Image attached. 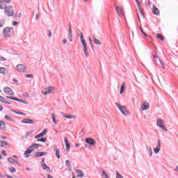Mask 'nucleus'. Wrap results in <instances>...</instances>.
Segmentation results:
<instances>
[{
	"label": "nucleus",
	"instance_id": "obj_35",
	"mask_svg": "<svg viewBox=\"0 0 178 178\" xmlns=\"http://www.w3.org/2000/svg\"><path fill=\"white\" fill-rule=\"evenodd\" d=\"M38 143H47V138H41L40 139L37 140Z\"/></svg>",
	"mask_w": 178,
	"mask_h": 178
},
{
	"label": "nucleus",
	"instance_id": "obj_13",
	"mask_svg": "<svg viewBox=\"0 0 178 178\" xmlns=\"http://www.w3.org/2000/svg\"><path fill=\"white\" fill-rule=\"evenodd\" d=\"M64 142L65 144L66 150L67 152H69V151H70V143H69V140H67V138H64Z\"/></svg>",
	"mask_w": 178,
	"mask_h": 178
},
{
	"label": "nucleus",
	"instance_id": "obj_56",
	"mask_svg": "<svg viewBox=\"0 0 178 178\" xmlns=\"http://www.w3.org/2000/svg\"><path fill=\"white\" fill-rule=\"evenodd\" d=\"M24 97H25V98H29V93L28 92L24 93Z\"/></svg>",
	"mask_w": 178,
	"mask_h": 178
},
{
	"label": "nucleus",
	"instance_id": "obj_58",
	"mask_svg": "<svg viewBox=\"0 0 178 178\" xmlns=\"http://www.w3.org/2000/svg\"><path fill=\"white\" fill-rule=\"evenodd\" d=\"M13 26H17L18 22L15 21V22H13Z\"/></svg>",
	"mask_w": 178,
	"mask_h": 178
},
{
	"label": "nucleus",
	"instance_id": "obj_23",
	"mask_svg": "<svg viewBox=\"0 0 178 178\" xmlns=\"http://www.w3.org/2000/svg\"><path fill=\"white\" fill-rule=\"evenodd\" d=\"M156 122L158 127H161V126L163 125V120H162L161 118L157 119Z\"/></svg>",
	"mask_w": 178,
	"mask_h": 178
},
{
	"label": "nucleus",
	"instance_id": "obj_52",
	"mask_svg": "<svg viewBox=\"0 0 178 178\" xmlns=\"http://www.w3.org/2000/svg\"><path fill=\"white\" fill-rule=\"evenodd\" d=\"M159 62L161 65L162 69H165V65H163V62H162V60L159 59Z\"/></svg>",
	"mask_w": 178,
	"mask_h": 178
},
{
	"label": "nucleus",
	"instance_id": "obj_12",
	"mask_svg": "<svg viewBox=\"0 0 178 178\" xmlns=\"http://www.w3.org/2000/svg\"><path fill=\"white\" fill-rule=\"evenodd\" d=\"M47 154H48L47 152H37L35 153V158H41L44 155H47Z\"/></svg>",
	"mask_w": 178,
	"mask_h": 178
},
{
	"label": "nucleus",
	"instance_id": "obj_46",
	"mask_svg": "<svg viewBox=\"0 0 178 178\" xmlns=\"http://www.w3.org/2000/svg\"><path fill=\"white\" fill-rule=\"evenodd\" d=\"M15 113H17V115H22V116H26V113H24L23 112L17 111V112H15Z\"/></svg>",
	"mask_w": 178,
	"mask_h": 178
},
{
	"label": "nucleus",
	"instance_id": "obj_10",
	"mask_svg": "<svg viewBox=\"0 0 178 178\" xmlns=\"http://www.w3.org/2000/svg\"><path fill=\"white\" fill-rule=\"evenodd\" d=\"M47 133H48V129H44L41 133L36 135L35 136V138H36V139L41 138V137H44V136H45V134H47Z\"/></svg>",
	"mask_w": 178,
	"mask_h": 178
},
{
	"label": "nucleus",
	"instance_id": "obj_39",
	"mask_svg": "<svg viewBox=\"0 0 178 178\" xmlns=\"http://www.w3.org/2000/svg\"><path fill=\"white\" fill-rule=\"evenodd\" d=\"M25 77H26L27 79H33L34 77V75H33L31 74H26L25 75Z\"/></svg>",
	"mask_w": 178,
	"mask_h": 178
},
{
	"label": "nucleus",
	"instance_id": "obj_54",
	"mask_svg": "<svg viewBox=\"0 0 178 178\" xmlns=\"http://www.w3.org/2000/svg\"><path fill=\"white\" fill-rule=\"evenodd\" d=\"M1 154L3 156H6L8 154H6V151L5 150H2L1 151Z\"/></svg>",
	"mask_w": 178,
	"mask_h": 178
},
{
	"label": "nucleus",
	"instance_id": "obj_9",
	"mask_svg": "<svg viewBox=\"0 0 178 178\" xmlns=\"http://www.w3.org/2000/svg\"><path fill=\"white\" fill-rule=\"evenodd\" d=\"M17 69L19 72H24L27 70V67L23 64H19L17 65Z\"/></svg>",
	"mask_w": 178,
	"mask_h": 178
},
{
	"label": "nucleus",
	"instance_id": "obj_64",
	"mask_svg": "<svg viewBox=\"0 0 178 178\" xmlns=\"http://www.w3.org/2000/svg\"><path fill=\"white\" fill-rule=\"evenodd\" d=\"M47 178H54L52 176H51V175L48 174L47 175Z\"/></svg>",
	"mask_w": 178,
	"mask_h": 178
},
{
	"label": "nucleus",
	"instance_id": "obj_40",
	"mask_svg": "<svg viewBox=\"0 0 178 178\" xmlns=\"http://www.w3.org/2000/svg\"><path fill=\"white\" fill-rule=\"evenodd\" d=\"M160 129H162V130H164V131H168V128L165 127V125H160Z\"/></svg>",
	"mask_w": 178,
	"mask_h": 178
},
{
	"label": "nucleus",
	"instance_id": "obj_38",
	"mask_svg": "<svg viewBox=\"0 0 178 178\" xmlns=\"http://www.w3.org/2000/svg\"><path fill=\"white\" fill-rule=\"evenodd\" d=\"M115 106H117V108H118L120 111L122 109L123 106H121L120 104L115 102Z\"/></svg>",
	"mask_w": 178,
	"mask_h": 178
},
{
	"label": "nucleus",
	"instance_id": "obj_41",
	"mask_svg": "<svg viewBox=\"0 0 178 178\" xmlns=\"http://www.w3.org/2000/svg\"><path fill=\"white\" fill-rule=\"evenodd\" d=\"M102 173L105 178H109V176H108V174L106 173V172H105V170H102Z\"/></svg>",
	"mask_w": 178,
	"mask_h": 178
},
{
	"label": "nucleus",
	"instance_id": "obj_36",
	"mask_svg": "<svg viewBox=\"0 0 178 178\" xmlns=\"http://www.w3.org/2000/svg\"><path fill=\"white\" fill-rule=\"evenodd\" d=\"M149 108V105L148 104H143V106L142 107V111H147Z\"/></svg>",
	"mask_w": 178,
	"mask_h": 178
},
{
	"label": "nucleus",
	"instance_id": "obj_60",
	"mask_svg": "<svg viewBox=\"0 0 178 178\" xmlns=\"http://www.w3.org/2000/svg\"><path fill=\"white\" fill-rule=\"evenodd\" d=\"M80 38H81V40H84V35H83V33H81Z\"/></svg>",
	"mask_w": 178,
	"mask_h": 178
},
{
	"label": "nucleus",
	"instance_id": "obj_28",
	"mask_svg": "<svg viewBox=\"0 0 178 178\" xmlns=\"http://www.w3.org/2000/svg\"><path fill=\"white\" fill-rule=\"evenodd\" d=\"M8 142L5 141V140H1L0 141V147H1V148H5L6 145H8Z\"/></svg>",
	"mask_w": 178,
	"mask_h": 178
},
{
	"label": "nucleus",
	"instance_id": "obj_24",
	"mask_svg": "<svg viewBox=\"0 0 178 178\" xmlns=\"http://www.w3.org/2000/svg\"><path fill=\"white\" fill-rule=\"evenodd\" d=\"M8 70L3 67H0V73L1 74H6Z\"/></svg>",
	"mask_w": 178,
	"mask_h": 178
},
{
	"label": "nucleus",
	"instance_id": "obj_15",
	"mask_svg": "<svg viewBox=\"0 0 178 178\" xmlns=\"http://www.w3.org/2000/svg\"><path fill=\"white\" fill-rule=\"evenodd\" d=\"M6 124L5 123L4 121L0 120V129L1 130H6Z\"/></svg>",
	"mask_w": 178,
	"mask_h": 178
},
{
	"label": "nucleus",
	"instance_id": "obj_26",
	"mask_svg": "<svg viewBox=\"0 0 178 178\" xmlns=\"http://www.w3.org/2000/svg\"><path fill=\"white\" fill-rule=\"evenodd\" d=\"M31 148H32V149H38L40 148V144H37V143H33L31 145Z\"/></svg>",
	"mask_w": 178,
	"mask_h": 178
},
{
	"label": "nucleus",
	"instance_id": "obj_4",
	"mask_svg": "<svg viewBox=\"0 0 178 178\" xmlns=\"http://www.w3.org/2000/svg\"><path fill=\"white\" fill-rule=\"evenodd\" d=\"M85 143H86V144H89V145H90L91 147L97 144V141H95V140H94V138H86L85 139Z\"/></svg>",
	"mask_w": 178,
	"mask_h": 178
},
{
	"label": "nucleus",
	"instance_id": "obj_44",
	"mask_svg": "<svg viewBox=\"0 0 178 178\" xmlns=\"http://www.w3.org/2000/svg\"><path fill=\"white\" fill-rule=\"evenodd\" d=\"M68 40H70V42H73V35H68Z\"/></svg>",
	"mask_w": 178,
	"mask_h": 178
},
{
	"label": "nucleus",
	"instance_id": "obj_2",
	"mask_svg": "<svg viewBox=\"0 0 178 178\" xmlns=\"http://www.w3.org/2000/svg\"><path fill=\"white\" fill-rule=\"evenodd\" d=\"M14 30L12 27H6L3 31V34L4 37H10L9 33H13Z\"/></svg>",
	"mask_w": 178,
	"mask_h": 178
},
{
	"label": "nucleus",
	"instance_id": "obj_5",
	"mask_svg": "<svg viewBox=\"0 0 178 178\" xmlns=\"http://www.w3.org/2000/svg\"><path fill=\"white\" fill-rule=\"evenodd\" d=\"M3 92L7 94V95H15V92H13V90H12V89L8 86L3 88Z\"/></svg>",
	"mask_w": 178,
	"mask_h": 178
},
{
	"label": "nucleus",
	"instance_id": "obj_61",
	"mask_svg": "<svg viewBox=\"0 0 178 178\" xmlns=\"http://www.w3.org/2000/svg\"><path fill=\"white\" fill-rule=\"evenodd\" d=\"M0 9H4L5 10V7L3 6V5L0 4Z\"/></svg>",
	"mask_w": 178,
	"mask_h": 178
},
{
	"label": "nucleus",
	"instance_id": "obj_45",
	"mask_svg": "<svg viewBox=\"0 0 178 178\" xmlns=\"http://www.w3.org/2000/svg\"><path fill=\"white\" fill-rule=\"evenodd\" d=\"M154 153L155 154H158L159 152V151H161V149H159V147H155L154 149Z\"/></svg>",
	"mask_w": 178,
	"mask_h": 178
},
{
	"label": "nucleus",
	"instance_id": "obj_27",
	"mask_svg": "<svg viewBox=\"0 0 178 178\" xmlns=\"http://www.w3.org/2000/svg\"><path fill=\"white\" fill-rule=\"evenodd\" d=\"M146 149L148 151L149 156H152V148L151 147H149L148 145L146 146Z\"/></svg>",
	"mask_w": 178,
	"mask_h": 178
},
{
	"label": "nucleus",
	"instance_id": "obj_1",
	"mask_svg": "<svg viewBox=\"0 0 178 178\" xmlns=\"http://www.w3.org/2000/svg\"><path fill=\"white\" fill-rule=\"evenodd\" d=\"M5 15H7L8 17L13 16L15 12L13 11V7L12 6H8L4 8Z\"/></svg>",
	"mask_w": 178,
	"mask_h": 178
},
{
	"label": "nucleus",
	"instance_id": "obj_33",
	"mask_svg": "<svg viewBox=\"0 0 178 178\" xmlns=\"http://www.w3.org/2000/svg\"><path fill=\"white\" fill-rule=\"evenodd\" d=\"M139 30L142 33L143 35H145V37H148V35L144 32V29H143V27L141 26H139Z\"/></svg>",
	"mask_w": 178,
	"mask_h": 178
},
{
	"label": "nucleus",
	"instance_id": "obj_25",
	"mask_svg": "<svg viewBox=\"0 0 178 178\" xmlns=\"http://www.w3.org/2000/svg\"><path fill=\"white\" fill-rule=\"evenodd\" d=\"M115 9L117 10V13H118L120 16H122V15H123V10L120 8H119V6H116Z\"/></svg>",
	"mask_w": 178,
	"mask_h": 178
},
{
	"label": "nucleus",
	"instance_id": "obj_14",
	"mask_svg": "<svg viewBox=\"0 0 178 178\" xmlns=\"http://www.w3.org/2000/svg\"><path fill=\"white\" fill-rule=\"evenodd\" d=\"M121 113L124 115V116H127L129 115V111H127V108L126 106H123L122 109L120 110Z\"/></svg>",
	"mask_w": 178,
	"mask_h": 178
},
{
	"label": "nucleus",
	"instance_id": "obj_34",
	"mask_svg": "<svg viewBox=\"0 0 178 178\" xmlns=\"http://www.w3.org/2000/svg\"><path fill=\"white\" fill-rule=\"evenodd\" d=\"M51 119L54 123V124H56V123H58V122L56 121V117H55V113H51Z\"/></svg>",
	"mask_w": 178,
	"mask_h": 178
},
{
	"label": "nucleus",
	"instance_id": "obj_21",
	"mask_svg": "<svg viewBox=\"0 0 178 178\" xmlns=\"http://www.w3.org/2000/svg\"><path fill=\"white\" fill-rule=\"evenodd\" d=\"M61 115L63 118H65L66 119H73V115H72L66 114L63 112L61 113Z\"/></svg>",
	"mask_w": 178,
	"mask_h": 178
},
{
	"label": "nucleus",
	"instance_id": "obj_22",
	"mask_svg": "<svg viewBox=\"0 0 178 178\" xmlns=\"http://www.w3.org/2000/svg\"><path fill=\"white\" fill-rule=\"evenodd\" d=\"M41 166L42 167L43 170H46L47 172H51V168L49 166H47L45 163L42 164Z\"/></svg>",
	"mask_w": 178,
	"mask_h": 178
},
{
	"label": "nucleus",
	"instance_id": "obj_63",
	"mask_svg": "<svg viewBox=\"0 0 178 178\" xmlns=\"http://www.w3.org/2000/svg\"><path fill=\"white\" fill-rule=\"evenodd\" d=\"M68 29H72V24L70 23L68 24Z\"/></svg>",
	"mask_w": 178,
	"mask_h": 178
},
{
	"label": "nucleus",
	"instance_id": "obj_62",
	"mask_svg": "<svg viewBox=\"0 0 178 178\" xmlns=\"http://www.w3.org/2000/svg\"><path fill=\"white\" fill-rule=\"evenodd\" d=\"M6 177H8V178H13V177L10 176V175H8V174H6Z\"/></svg>",
	"mask_w": 178,
	"mask_h": 178
},
{
	"label": "nucleus",
	"instance_id": "obj_48",
	"mask_svg": "<svg viewBox=\"0 0 178 178\" xmlns=\"http://www.w3.org/2000/svg\"><path fill=\"white\" fill-rule=\"evenodd\" d=\"M0 101H1V102H3V104H5V102L6 100H5V97L0 95Z\"/></svg>",
	"mask_w": 178,
	"mask_h": 178
},
{
	"label": "nucleus",
	"instance_id": "obj_42",
	"mask_svg": "<svg viewBox=\"0 0 178 178\" xmlns=\"http://www.w3.org/2000/svg\"><path fill=\"white\" fill-rule=\"evenodd\" d=\"M9 170L11 173H15V172H16V168H15L14 167H11L9 168Z\"/></svg>",
	"mask_w": 178,
	"mask_h": 178
},
{
	"label": "nucleus",
	"instance_id": "obj_16",
	"mask_svg": "<svg viewBox=\"0 0 178 178\" xmlns=\"http://www.w3.org/2000/svg\"><path fill=\"white\" fill-rule=\"evenodd\" d=\"M83 52L85 54L86 58H88V47H87V44L83 45Z\"/></svg>",
	"mask_w": 178,
	"mask_h": 178
},
{
	"label": "nucleus",
	"instance_id": "obj_49",
	"mask_svg": "<svg viewBox=\"0 0 178 178\" xmlns=\"http://www.w3.org/2000/svg\"><path fill=\"white\" fill-rule=\"evenodd\" d=\"M156 147L161 149V141L159 140L157 141V145Z\"/></svg>",
	"mask_w": 178,
	"mask_h": 178
},
{
	"label": "nucleus",
	"instance_id": "obj_8",
	"mask_svg": "<svg viewBox=\"0 0 178 178\" xmlns=\"http://www.w3.org/2000/svg\"><path fill=\"white\" fill-rule=\"evenodd\" d=\"M52 90H54V88H52V86H49L48 88H46L44 90H42V93L43 95H47V94H51V92H52Z\"/></svg>",
	"mask_w": 178,
	"mask_h": 178
},
{
	"label": "nucleus",
	"instance_id": "obj_51",
	"mask_svg": "<svg viewBox=\"0 0 178 178\" xmlns=\"http://www.w3.org/2000/svg\"><path fill=\"white\" fill-rule=\"evenodd\" d=\"M47 35L49 38L52 37V32H51V31L48 30L47 31Z\"/></svg>",
	"mask_w": 178,
	"mask_h": 178
},
{
	"label": "nucleus",
	"instance_id": "obj_30",
	"mask_svg": "<svg viewBox=\"0 0 178 178\" xmlns=\"http://www.w3.org/2000/svg\"><path fill=\"white\" fill-rule=\"evenodd\" d=\"M4 118H5L6 120H8L9 122H13L15 120V118L9 116L8 115H6Z\"/></svg>",
	"mask_w": 178,
	"mask_h": 178
},
{
	"label": "nucleus",
	"instance_id": "obj_7",
	"mask_svg": "<svg viewBox=\"0 0 178 178\" xmlns=\"http://www.w3.org/2000/svg\"><path fill=\"white\" fill-rule=\"evenodd\" d=\"M22 123H24L25 124H34L35 121L30 118H24L22 120Z\"/></svg>",
	"mask_w": 178,
	"mask_h": 178
},
{
	"label": "nucleus",
	"instance_id": "obj_11",
	"mask_svg": "<svg viewBox=\"0 0 178 178\" xmlns=\"http://www.w3.org/2000/svg\"><path fill=\"white\" fill-rule=\"evenodd\" d=\"M138 8H139V10L140 13V15L143 16V17H144V16H145V14L144 13V10L143 9V8L141 7V4L140 3V1L139 0H135Z\"/></svg>",
	"mask_w": 178,
	"mask_h": 178
},
{
	"label": "nucleus",
	"instance_id": "obj_50",
	"mask_svg": "<svg viewBox=\"0 0 178 178\" xmlns=\"http://www.w3.org/2000/svg\"><path fill=\"white\" fill-rule=\"evenodd\" d=\"M5 60H6V58L0 56V62H5Z\"/></svg>",
	"mask_w": 178,
	"mask_h": 178
},
{
	"label": "nucleus",
	"instance_id": "obj_17",
	"mask_svg": "<svg viewBox=\"0 0 178 178\" xmlns=\"http://www.w3.org/2000/svg\"><path fill=\"white\" fill-rule=\"evenodd\" d=\"M126 83L124 82L122 83L120 87V94H123L126 90Z\"/></svg>",
	"mask_w": 178,
	"mask_h": 178
},
{
	"label": "nucleus",
	"instance_id": "obj_19",
	"mask_svg": "<svg viewBox=\"0 0 178 178\" xmlns=\"http://www.w3.org/2000/svg\"><path fill=\"white\" fill-rule=\"evenodd\" d=\"M153 13L156 16H159V10L158 9V8H156V6H153Z\"/></svg>",
	"mask_w": 178,
	"mask_h": 178
},
{
	"label": "nucleus",
	"instance_id": "obj_53",
	"mask_svg": "<svg viewBox=\"0 0 178 178\" xmlns=\"http://www.w3.org/2000/svg\"><path fill=\"white\" fill-rule=\"evenodd\" d=\"M81 44L83 46L87 45V43H86V40L82 39V40H81Z\"/></svg>",
	"mask_w": 178,
	"mask_h": 178
},
{
	"label": "nucleus",
	"instance_id": "obj_3",
	"mask_svg": "<svg viewBox=\"0 0 178 178\" xmlns=\"http://www.w3.org/2000/svg\"><path fill=\"white\" fill-rule=\"evenodd\" d=\"M6 98H8V99H13V101H17V102H22V104H25V105H27L29 102L22 100V99H19L17 97H14L12 96H6Z\"/></svg>",
	"mask_w": 178,
	"mask_h": 178
},
{
	"label": "nucleus",
	"instance_id": "obj_32",
	"mask_svg": "<svg viewBox=\"0 0 178 178\" xmlns=\"http://www.w3.org/2000/svg\"><path fill=\"white\" fill-rule=\"evenodd\" d=\"M55 152H56V158H58V159H59L60 158V151L59 150V149L56 148L55 149Z\"/></svg>",
	"mask_w": 178,
	"mask_h": 178
},
{
	"label": "nucleus",
	"instance_id": "obj_57",
	"mask_svg": "<svg viewBox=\"0 0 178 178\" xmlns=\"http://www.w3.org/2000/svg\"><path fill=\"white\" fill-rule=\"evenodd\" d=\"M1 138H2V140H6L8 137H6V136H1Z\"/></svg>",
	"mask_w": 178,
	"mask_h": 178
},
{
	"label": "nucleus",
	"instance_id": "obj_59",
	"mask_svg": "<svg viewBox=\"0 0 178 178\" xmlns=\"http://www.w3.org/2000/svg\"><path fill=\"white\" fill-rule=\"evenodd\" d=\"M89 42H90V45H92V40L90 37H89Z\"/></svg>",
	"mask_w": 178,
	"mask_h": 178
},
{
	"label": "nucleus",
	"instance_id": "obj_43",
	"mask_svg": "<svg viewBox=\"0 0 178 178\" xmlns=\"http://www.w3.org/2000/svg\"><path fill=\"white\" fill-rule=\"evenodd\" d=\"M3 24H5V19H1L0 21V27H3Z\"/></svg>",
	"mask_w": 178,
	"mask_h": 178
},
{
	"label": "nucleus",
	"instance_id": "obj_37",
	"mask_svg": "<svg viewBox=\"0 0 178 178\" xmlns=\"http://www.w3.org/2000/svg\"><path fill=\"white\" fill-rule=\"evenodd\" d=\"M65 165H66L67 168H72V163H70V161H69V160H67L65 161Z\"/></svg>",
	"mask_w": 178,
	"mask_h": 178
},
{
	"label": "nucleus",
	"instance_id": "obj_55",
	"mask_svg": "<svg viewBox=\"0 0 178 178\" xmlns=\"http://www.w3.org/2000/svg\"><path fill=\"white\" fill-rule=\"evenodd\" d=\"M72 28L69 29L68 35H72Z\"/></svg>",
	"mask_w": 178,
	"mask_h": 178
},
{
	"label": "nucleus",
	"instance_id": "obj_18",
	"mask_svg": "<svg viewBox=\"0 0 178 178\" xmlns=\"http://www.w3.org/2000/svg\"><path fill=\"white\" fill-rule=\"evenodd\" d=\"M76 172L79 175H76V177H84V172L81 170H76Z\"/></svg>",
	"mask_w": 178,
	"mask_h": 178
},
{
	"label": "nucleus",
	"instance_id": "obj_31",
	"mask_svg": "<svg viewBox=\"0 0 178 178\" xmlns=\"http://www.w3.org/2000/svg\"><path fill=\"white\" fill-rule=\"evenodd\" d=\"M93 41L95 44H96V45H101V41H99V40L95 38V36H93Z\"/></svg>",
	"mask_w": 178,
	"mask_h": 178
},
{
	"label": "nucleus",
	"instance_id": "obj_29",
	"mask_svg": "<svg viewBox=\"0 0 178 178\" xmlns=\"http://www.w3.org/2000/svg\"><path fill=\"white\" fill-rule=\"evenodd\" d=\"M156 38L158 40H161V41H165V39L163 38V36H162V35H161L160 33H156Z\"/></svg>",
	"mask_w": 178,
	"mask_h": 178
},
{
	"label": "nucleus",
	"instance_id": "obj_47",
	"mask_svg": "<svg viewBox=\"0 0 178 178\" xmlns=\"http://www.w3.org/2000/svg\"><path fill=\"white\" fill-rule=\"evenodd\" d=\"M116 178H123V177L122 176V175H120V173H119V172H117Z\"/></svg>",
	"mask_w": 178,
	"mask_h": 178
},
{
	"label": "nucleus",
	"instance_id": "obj_6",
	"mask_svg": "<svg viewBox=\"0 0 178 178\" xmlns=\"http://www.w3.org/2000/svg\"><path fill=\"white\" fill-rule=\"evenodd\" d=\"M34 151V149L33 147H28L26 150L24 152V155L26 158H29L30 156V154Z\"/></svg>",
	"mask_w": 178,
	"mask_h": 178
},
{
	"label": "nucleus",
	"instance_id": "obj_20",
	"mask_svg": "<svg viewBox=\"0 0 178 178\" xmlns=\"http://www.w3.org/2000/svg\"><path fill=\"white\" fill-rule=\"evenodd\" d=\"M7 161L9 162V163H12V165H15V163H18L17 161L15 160L12 157H8Z\"/></svg>",
	"mask_w": 178,
	"mask_h": 178
}]
</instances>
